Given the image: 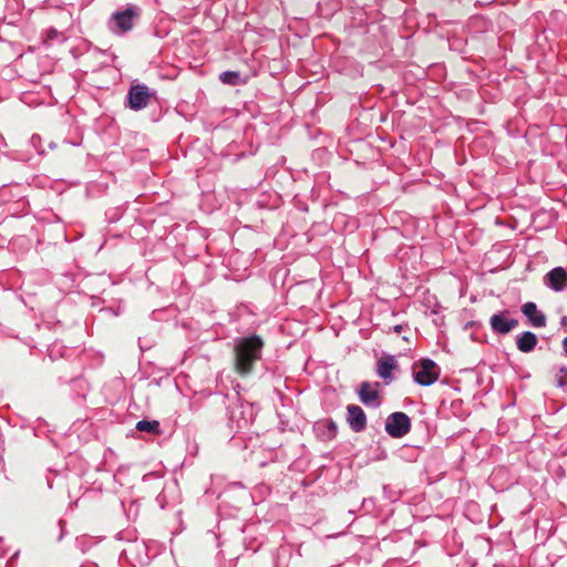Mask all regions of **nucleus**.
I'll return each instance as SVG.
<instances>
[{
    "label": "nucleus",
    "instance_id": "f257e3e1",
    "mask_svg": "<svg viewBox=\"0 0 567 567\" xmlns=\"http://www.w3.org/2000/svg\"><path fill=\"white\" fill-rule=\"evenodd\" d=\"M264 341L259 336L243 338L236 344L235 351V371L247 377L254 370V365L261 359Z\"/></svg>",
    "mask_w": 567,
    "mask_h": 567
},
{
    "label": "nucleus",
    "instance_id": "f03ea898",
    "mask_svg": "<svg viewBox=\"0 0 567 567\" xmlns=\"http://www.w3.org/2000/svg\"><path fill=\"white\" fill-rule=\"evenodd\" d=\"M439 377L440 370L436 363L431 359H422L419 363V369L416 364L414 365V380L420 385H431L437 381Z\"/></svg>",
    "mask_w": 567,
    "mask_h": 567
},
{
    "label": "nucleus",
    "instance_id": "7ed1b4c3",
    "mask_svg": "<svg viewBox=\"0 0 567 567\" xmlns=\"http://www.w3.org/2000/svg\"><path fill=\"white\" fill-rule=\"evenodd\" d=\"M410 417L403 412H394L386 419L385 431L392 437H402L410 432Z\"/></svg>",
    "mask_w": 567,
    "mask_h": 567
},
{
    "label": "nucleus",
    "instance_id": "20e7f679",
    "mask_svg": "<svg viewBox=\"0 0 567 567\" xmlns=\"http://www.w3.org/2000/svg\"><path fill=\"white\" fill-rule=\"evenodd\" d=\"M153 97L154 92L148 86L144 84L132 85L127 93L128 106L135 111L142 110L150 104Z\"/></svg>",
    "mask_w": 567,
    "mask_h": 567
},
{
    "label": "nucleus",
    "instance_id": "39448f33",
    "mask_svg": "<svg viewBox=\"0 0 567 567\" xmlns=\"http://www.w3.org/2000/svg\"><path fill=\"white\" fill-rule=\"evenodd\" d=\"M545 284L555 291H561L567 287V271L563 267L551 269L545 276Z\"/></svg>",
    "mask_w": 567,
    "mask_h": 567
},
{
    "label": "nucleus",
    "instance_id": "423d86ee",
    "mask_svg": "<svg viewBox=\"0 0 567 567\" xmlns=\"http://www.w3.org/2000/svg\"><path fill=\"white\" fill-rule=\"evenodd\" d=\"M348 422L352 431L359 433L365 429L367 416L364 411L359 405H348Z\"/></svg>",
    "mask_w": 567,
    "mask_h": 567
},
{
    "label": "nucleus",
    "instance_id": "0eeeda50",
    "mask_svg": "<svg viewBox=\"0 0 567 567\" xmlns=\"http://www.w3.org/2000/svg\"><path fill=\"white\" fill-rule=\"evenodd\" d=\"M489 323L494 332L505 334L518 326V320L507 319L504 313H495L491 317Z\"/></svg>",
    "mask_w": 567,
    "mask_h": 567
},
{
    "label": "nucleus",
    "instance_id": "6e6552de",
    "mask_svg": "<svg viewBox=\"0 0 567 567\" xmlns=\"http://www.w3.org/2000/svg\"><path fill=\"white\" fill-rule=\"evenodd\" d=\"M136 17V12L133 8H127L124 11L114 12L112 18L118 30L127 32L133 28V19Z\"/></svg>",
    "mask_w": 567,
    "mask_h": 567
},
{
    "label": "nucleus",
    "instance_id": "1a4fd4ad",
    "mask_svg": "<svg viewBox=\"0 0 567 567\" xmlns=\"http://www.w3.org/2000/svg\"><path fill=\"white\" fill-rule=\"evenodd\" d=\"M398 362L393 355H382L377 363V373L383 380H392V371L396 369Z\"/></svg>",
    "mask_w": 567,
    "mask_h": 567
},
{
    "label": "nucleus",
    "instance_id": "9d476101",
    "mask_svg": "<svg viewBox=\"0 0 567 567\" xmlns=\"http://www.w3.org/2000/svg\"><path fill=\"white\" fill-rule=\"evenodd\" d=\"M522 312L528 317L534 327L544 328L546 326V317L537 310V306L534 302L524 303Z\"/></svg>",
    "mask_w": 567,
    "mask_h": 567
},
{
    "label": "nucleus",
    "instance_id": "9b49d317",
    "mask_svg": "<svg viewBox=\"0 0 567 567\" xmlns=\"http://www.w3.org/2000/svg\"><path fill=\"white\" fill-rule=\"evenodd\" d=\"M377 386H379L378 382L374 384V386H372V384L368 381H364L360 384L358 395L363 404L370 405L378 400L379 391L375 389Z\"/></svg>",
    "mask_w": 567,
    "mask_h": 567
},
{
    "label": "nucleus",
    "instance_id": "f8f14e48",
    "mask_svg": "<svg viewBox=\"0 0 567 567\" xmlns=\"http://www.w3.org/2000/svg\"><path fill=\"white\" fill-rule=\"evenodd\" d=\"M537 341L538 340L535 333L526 331L520 337H518L517 348L519 351L528 353L535 349Z\"/></svg>",
    "mask_w": 567,
    "mask_h": 567
},
{
    "label": "nucleus",
    "instance_id": "ddd939ff",
    "mask_svg": "<svg viewBox=\"0 0 567 567\" xmlns=\"http://www.w3.org/2000/svg\"><path fill=\"white\" fill-rule=\"evenodd\" d=\"M136 430H138L141 432L153 433V434H159L161 433L159 422L155 421V420L154 421H147V420L138 421L136 423Z\"/></svg>",
    "mask_w": 567,
    "mask_h": 567
},
{
    "label": "nucleus",
    "instance_id": "4468645a",
    "mask_svg": "<svg viewBox=\"0 0 567 567\" xmlns=\"http://www.w3.org/2000/svg\"><path fill=\"white\" fill-rule=\"evenodd\" d=\"M219 79L224 84L237 85L239 83V73L235 71H226L219 75Z\"/></svg>",
    "mask_w": 567,
    "mask_h": 567
},
{
    "label": "nucleus",
    "instance_id": "2eb2a0df",
    "mask_svg": "<svg viewBox=\"0 0 567 567\" xmlns=\"http://www.w3.org/2000/svg\"><path fill=\"white\" fill-rule=\"evenodd\" d=\"M556 381L558 386L567 388V368H561L556 374Z\"/></svg>",
    "mask_w": 567,
    "mask_h": 567
},
{
    "label": "nucleus",
    "instance_id": "dca6fc26",
    "mask_svg": "<svg viewBox=\"0 0 567 567\" xmlns=\"http://www.w3.org/2000/svg\"><path fill=\"white\" fill-rule=\"evenodd\" d=\"M561 343H563V349H564L565 353L567 354V337L564 338Z\"/></svg>",
    "mask_w": 567,
    "mask_h": 567
},
{
    "label": "nucleus",
    "instance_id": "f3484780",
    "mask_svg": "<svg viewBox=\"0 0 567 567\" xmlns=\"http://www.w3.org/2000/svg\"><path fill=\"white\" fill-rule=\"evenodd\" d=\"M560 324H561L563 327L567 326V316L561 317V319H560Z\"/></svg>",
    "mask_w": 567,
    "mask_h": 567
},
{
    "label": "nucleus",
    "instance_id": "a211bd4d",
    "mask_svg": "<svg viewBox=\"0 0 567 567\" xmlns=\"http://www.w3.org/2000/svg\"><path fill=\"white\" fill-rule=\"evenodd\" d=\"M401 330H402V326H396V327H395V331H396V332H400Z\"/></svg>",
    "mask_w": 567,
    "mask_h": 567
}]
</instances>
